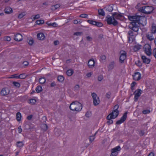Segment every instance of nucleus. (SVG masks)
I'll list each match as a JSON object with an SVG mask.
<instances>
[{
    "mask_svg": "<svg viewBox=\"0 0 156 156\" xmlns=\"http://www.w3.org/2000/svg\"><path fill=\"white\" fill-rule=\"evenodd\" d=\"M128 19L132 22H130L129 25V28L132 30L134 32H137L140 26V24H141V20H142L146 22L147 20L146 18L143 16H128Z\"/></svg>",
    "mask_w": 156,
    "mask_h": 156,
    "instance_id": "1",
    "label": "nucleus"
},
{
    "mask_svg": "<svg viewBox=\"0 0 156 156\" xmlns=\"http://www.w3.org/2000/svg\"><path fill=\"white\" fill-rule=\"evenodd\" d=\"M112 16H110L108 15L105 17L106 20L108 25L112 24L114 26H116L118 25V23L116 19L121 20V18L123 17L122 15L123 14L120 12L117 13L115 12L112 13Z\"/></svg>",
    "mask_w": 156,
    "mask_h": 156,
    "instance_id": "2",
    "label": "nucleus"
},
{
    "mask_svg": "<svg viewBox=\"0 0 156 156\" xmlns=\"http://www.w3.org/2000/svg\"><path fill=\"white\" fill-rule=\"evenodd\" d=\"M70 109L74 111L80 112L82 108V104L77 101L72 102L69 107Z\"/></svg>",
    "mask_w": 156,
    "mask_h": 156,
    "instance_id": "3",
    "label": "nucleus"
},
{
    "mask_svg": "<svg viewBox=\"0 0 156 156\" xmlns=\"http://www.w3.org/2000/svg\"><path fill=\"white\" fill-rule=\"evenodd\" d=\"M154 10V8L152 6H144L140 8L138 10L143 13L149 14L151 13Z\"/></svg>",
    "mask_w": 156,
    "mask_h": 156,
    "instance_id": "4",
    "label": "nucleus"
},
{
    "mask_svg": "<svg viewBox=\"0 0 156 156\" xmlns=\"http://www.w3.org/2000/svg\"><path fill=\"white\" fill-rule=\"evenodd\" d=\"M142 92L143 91L139 89H137L134 92L133 94L135 95L134 98V101L136 102L138 101V98L140 96Z\"/></svg>",
    "mask_w": 156,
    "mask_h": 156,
    "instance_id": "5",
    "label": "nucleus"
},
{
    "mask_svg": "<svg viewBox=\"0 0 156 156\" xmlns=\"http://www.w3.org/2000/svg\"><path fill=\"white\" fill-rule=\"evenodd\" d=\"M91 96L93 99V104L94 106L98 105L100 103L99 98L97 95L94 93H93L91 94Z\"/></svg>",
    "mask_w": 156,
    "mask_h": 156,
    "instance_id": "6",
    "label": "nucleus"
},
{
    "mask_svg": "<svg viewBox=\"0 0 156 156\" xmlns=\"http://www.w3.org/2000/svg\"><path fill=\"white\" fill-rule=\"evenodd\" d=\"M144 48L146 54L148 56H150L151 54V45L149 44H146L144 46Z\"/></svg>",
    "mask_w": 156,
    "mask_h": 156,
    "instance_id": "7",
    "label": "nucleus"
},
{
    "mask_svg": "<svg viewBox=\"0 0 156 156\" xmlns=\"http://www.w3.org/2000/svg\"><path fill=\"white\" fill-rule=\"evenodd\" d=\"M127 112H125L122 115V117L120 119L117 121L116 123V124L117 125H120L121 123H123L126 120L127 117Z\"/></svg>",
    "mask_w": 156,
    "mask_h": 156,
    "instance_id": "8",
    "label": "nucleus"
},
{
    "mask_svg": "<svg viewBox=\"0 0 156 156\" xmlns=\"http://www.w3.org/2000/svg\"><path fill=\"white\" fill-rule=\"evenodd\" d=\"M126 53L123 51V52L121 54L119 57L120 62L121 63H124V60L126 58Z\"/></svg>",
    "mask_w": 156,
    "mask_h": 156,
    "instance_id": "9",
    "label": "nucleus"
},
{
    "mask_svg": "<svg viewBox=\"0 0 156 156\" xmlns=\"http://www.w3.org/2000/svg\"><path fill=\"white\" fill-rule=\"evenodd\" d=\"M119 114V111L113 110L109 115L111 116L110 119H115L117 118Z\"/></svg>",
    "mask_w": 156,
    "mask_h": 156,
    "instance_id": "10",
    "label": "nucleus"
},
{
    "mask_svg": "<svg viewBox=\"0 0 156 156\" xmlns=\"http://www.w3.org/2000/svg\"><path fill=\"white\" fill-rule=\"evenodd\" d=\"M133 79L135 81H138L141 79V74L138 72L135 73L133 75Z\"/></svg>",
    "mask_w": 156,
    "mask_h": 156,
    "instance_id": "11",
    "label": "nucleus"
},
{
    "mask_svg": "<svg viewBox=\"0 0 156 156\" xmlns=\"http://www.w3.org/2000/svg\"><path fill=\"white\" fill-rule=\"evenodd\" d=\"M14 36V39L16 41H20L22 40V36L20 34H17L16 35H15Z\"/></svg>",
    "mask_w": 156,
    "mask_h": 156,
    "instance_id": "12",
    "label": "nucleus"
},
{
    "mask_svg": "<svg viewBox=\"0 0 156 156\" xmlns=\"http://www.w3.org/2000/svg\"><path fill=\"white\" fill-rule=\"evenodd\" d=\"M141 58L144 63L148 64L151 61L150 59L147 58L146 56L144 55L141 57Z\"/></svg>",
    "mask_w": 156,
    "mask_h": 156,
    "instance_id": "13",
    "label": "nucleus"
},
{
    "mask_svg": "<svg viewBox=\"0 0 156 156\" xmlns=\"http://www.w3.org/2000/svg\"><path fill=\"white\" fill-rule=\"evenodd\" d=\"M9 90L7 88H3L1 91L0 94L2 95L5 96L9 93Z\"/></svg>",
    "mask_w": 156,
    "mask_h": 156,
    "instance_id": "14",
    "label": "nucleus"
},
{
    "mask_svg": "<svg viewBox=\"0 0 156 156\" xmlns=\"http://www.w3.org/2000/svg\"><path fill=\"white\" fill-rule=\"evenodd\" d=\"M5 13L6 14H10L12 12V9L9 6L6 7L4 10Z\"/></svg>",
    "mask_w": 156,
    "mask_h": 156,
    "instance_id": "15",
    "label": "nucleus"
},
{
    "mask_svg": "<svg viewBox=\"0 0 156 156\" xmlns=\"http://www.w3.org/2000/svg\"><path fill=\"white\" fill-rule=\"evenodd\" d=\"M95 62L93 59H90L88 61V65L90 68H93L94 66Z\"/></svg>",
    "mask_w": 156,
    "mask_h": 156,
    "instance_id": "16",
    "label": "nucleus"
},
{
    "mask_svg": "<svg viewBox=\"0 0 156 156\" xmlns=\"http://www.w3.org/2000/svg\"><path fill=\"white\" fill-rule=\"evenodd\" d=\"M37 36L38 39L40 40H43L45 37L44 34L42 33H38Z\"/></svg>",
    "mask_w": 156,
    "mask_h": 156,
    "instance_id": "17",
    "label": "nucleus"
},
{
    "mask_svg": "<svg viewBox=\"0 0 156 156\" xmlns=\"http://www.w3.org/2000/svg\"><path fill=\"white\" fill-rule=\"evenodd\" d=\"M41 129L44 131H46L48 128L47 125L45 123L42 124L41 126Z\"/></svg>",
    "mask_w": 156,
    "mask_h": 156,
    "instance_id": "18",
    "label": "nucleus"
},
{
    "mask_svg": "<svg viewBox=\"0 0 156 156\" xmlns=\"http://www.w3.org/2000/svg\"><path fill=\"white\" fill-rule=\"evenodd\" d=\"M115 62L114 61L111 62L108 65V71L112 70L114 67Z\"/></svg>",
    "mask_w": 156,
    "mask_h": 156,
    "instance_id": "19",
    "label": "nucleus"
},
{
    "mask_svg": "<svg viewBox=\"0 0 156 156\" xmlns=\"http://www.w3.org/2000/svg\"><path fill=\"white\" fill-rule=\"evenodd\" d=\"M54 132L55 135L57 136H59L61 134V131L60 129H55Z\"/></svg>",
    "mask_w": 156,
    "mask_h": 156,
    "instance_id": "20",
    "label": "nucleus"
},
{
    "mask_svg": "<svg viewBox=\"0 0 156 156\" xmlns=\"http://www.w3.org/2000/svg\"><path fill=\"white\" fill-rule=\"evenodd\" d=\"M111 117V116L108 115L106 117L107 119L108 120L107 122L109 125L112 124L113 123V121L112 120V119H110L111 117Z\"/></svg>",
    "mask_w": 156,
    "mask_h": 156,
    "instance_id": "21",
    "label": "nucleus"
},
{
    "mask_svg": "<svg viewBox=\"0 0 156 156\" xmlns=\"http://www.w3.org/2000/svg\"><path fill=\"white\" fill-rule=\"evenodd\" d=\"M21 114L20 112H18L16 114V119L18 122L21 121Z\"/></svg>",
    "mask_w": 156,
    "mask_h": 156,
    "instance_id": "22",
    "label": "nucleus"
},
{
    "mask_svg": "<svg viewBox=\"0 0 156 156\" xmlns=\"http://www.w3.org/2000/svg\"><path fill=\"white\" fill-rule=\"evenodd\" d=\"M46 23L49 26H52L53 27H55L56 26L57 24L55 22L53 23H50L49 21H48Z\"/></svg>",
    "mask_w": 156,
    "mask_h": 156,
    "instance_id": "23",
    "label": "nucleus"
},
{
    "mask_svg": "<svg viewBox=\"0 0 156 156\" xmlns=\"http://www.w3.org/2000/svg\"><path fill=\"white\" fill-rule=\"evenodd\" d=\"M98 14L100 16H104L105 15V12L102 9H98Z\"/></svg>",
    "mask_w": 156,
    "mask_h": 156,
    "instance_id": "24",
    "label": "nucleus"
},
{
    "mask_svg": "<svg viewBox=\"0 0 156 156\" xmlns=\"http://www.w3.org/2000/svg\"><path fill=\"white\" fill-rule=\"evenodd\" d=\"M128 37L129 42L130 43H132L134 39V36H129V37L128 36Z\"/></svg>",
    "mask_w": 156,
    "mask_h": 156,
    "instance_id": "25",
    "label": "nucleus"
},
{
    "mask_svg": "<svg viewBox=\"0 0 156 156\" xmlns=\"http://www.w3.org/2000/svg\"><path fill=\"white\" fill-rule=\"evenodd\" d=\"M35 90L37 93H39L42 91V87L40 86H38L36 87Z\"/></svg>",
    "mask_w": 156,
    "mask_h": 156,
    "instance_id": "26",
    "label": "nucleus"
},
{
    "mask_svg": "<svg viewBox=\"0 0 156 156\" xmlns=\"http://www.w3.org/2000/svg\"><path fill=\"white\" fill-rule=\"evenodd\" d=\"M73 73V71L72 69H69L66 72L67 75L69 76H71Z\"/></svg>",
    "mask_w": 156,
    "mask_h": 156,
    "instance_id": "27",
    "label": "nucleus"
},
{
    "mask_svg": "<svg viewBox=\"0 0 156 156\" xmlns=\"http://www.w3.org/2000/svg\"><path fill=\"white\" fill-rule=\"evenodd\" d=\"M64 78L62 76L60 75L58 76V81L62 82L63 81Z\"/></svg>",
    "mask_w": 156,
    "mask_h": 156,
    "instance_id": "28",
    "label": "nucleus"
},
{
    "mask_svg": "<svg viewBox=\"0 0 156 156\" xmlns=\"http://www.w3.org/2000/svg\"><path fill=\"white\" fill-rule=\"evenodd\" d=\"M121 149L119 146H117V147L114 148L112 149V150L114 151H115V152H118V151H120Z\"/></svg>",
    "mask_w": 156,
    "mask_h": 156,
    "instance_id": "29",
    "label": "nucleus"
},
{
    "mask_svg": "<svg viewBox=\"0 0 156 156\" xmlns=\"http://www.w3.org/2000/svg\"><path fill=\"white\" fill-rule=\"evenodd\" d=\"M28 75H26L25 73H22L19 75V79H25L27 76Z\"/></svg>",
    "mask_w": 156,
    "mask_h": 156,
    "instance_id": "30",
    "label": "nucleus"
},
{
    "mask_svg": "<svg viewBox=\"0 0 156 156\" xmlns=\"http://www.w3.org/2000/svg\"><path fill=\"white\" fill-rule=\"evenodd\" d=\"M60 6L59 4H57L55 5H52V6L51 9L52 10H55L58 8Z\"/></svg>",
    "mask_w": 156,
    "mask_h": 156,
    "instance_id": "31",
    "label": "nucleus"
},
{
    "mask_svg": "<svg viewBox=\"0 0 156 156\" xmlns=\"http://www.w3.org/2000/svg\"><path fill=\"white\" fill-rule=\"evenodd\" d=\"M141 46L139 45H136L134 46V50L135 51H136L139 50L141 48Z\"/></svg>",
    "mask_w": 156,
    "mask_h": 156,
    "instance_id": "32",
    "label": "nucleus"
},
{
    "mask_svg": "<svg viewBox=\"0 0 156 156\" xmlns=\"http://www.w3.org/2000/svg\"><path fill=\"white\" fill-rule=\"evenodd\" d=\"M39 83L41 84H44L46 81V79L45 78H41L39 80Z\"/></svg>",
    "mask_w": 156,
    "mask_h": 156,
    "instance_id": "33",
    "label": "nucleus"
},
{
    "mask_svg": "<svg viewBox=\"0 0 156 156\" xmlns=\"http://www.w3.org/2000/svg\"><path fill=\"white\" fill-rule=\"evenodd\" d=\"M146 37L150 41L153 40L154 39V38L153 37V36H152V34H147Z\"/></svg>",
    "mask_w": 156,
    "mask_h": 156,
    "instance_id": "34",
    "label": "nucleus"
},
{
    "mask_svg": "<svg viewBox=\"0 0 156 156\" xmlns=\"http://www.w3.org/2000/svg\"><path fill=\"white\" fill-rule=\"evenodd\" d=\"M40 17V15L39 14H37L35 15L34 16H31V19L32 20H35L39 18Z\"/></svg>",
    "mask_w": 156,
    "mask_h": 156,
    "instance_id": "35",
    "label": "nucleus"
},
{
    "mask_svg": "<svg viewBox=\"0 0 156 156\" xmlns=\"http://www.w3.org/2000/svg\"><path fill=\"white\" fill-rule=\"evenodd\" d=\"M97 132H96L94 135L90 136L89 138L90 142L91 143L95 139L94 136L97 133Z\"/></svg>",
    "mask_w": 156,
    "mask_h": 156,
    "instance_id": "36",
    "label": "nucleus"
},
{
    "mask_svg": "<svg viewBox=\"0 0 156 156\" xmlns=\"http://www.w3.org/2000/svg\"><path fill=\"white\" fill-rule=\"evenodd\" d=\"M16 145L18 147H21L23 146L24 144L22 141H18L16 143Z\"/></svg>",
    "mask_w": 156,
    "mask_h": 156,
    "instance_id": "37",
    "label": "nucleus"
},
{
    "mask_svg": "<svg viewBox=\"0 0 156 156\" xmlns=\"http://www.w3.org/2000/svg\"><path fill=\"white\" fill-rule=\"evenodd\" d=\"M12 83L15 87L18 88H19L20 87V84L19 82L14 81Z\"/></svg>",
    "mask_w": 156,
    "mask_h": 156,
    "instance_id": "38",
    "label": "nucleus"
},
{
    "mask_svg": "<svg viewBox=\"0 0 156 156\" xmlns=\"http://www.w3.org/2000/svg\"><path fill=\"white\" fill-rule=\"evenodd\" d=\"M96 21L93 20H89L87 21V22L89 23L90 24L92 25H95Z\"/></svg>",
    "mask_w": 156,
    "mask_h": 156,
    "instance_id": "39",
    "label": "nucleus"
},
{
    "mask_svg": "<svg viewBox=\"0 0 156 156\" xmlns=\"http://www.w3.org/2000/svg\"><path fill=\"white\" fill-rule=\"evenodd\" d=\"M36 23L38 25L43 24L44 23V21L43 20H37Z\"/></svg>",
    "mask_w": 156,
    "mask_h": 156,
    "instance_id": "40",
    "label": "nucleus"
},
{
    "mask_svg": "<svg viewBox=\"0 0 156 156\" xmlns=\"http://www.w3.org/2000/svg\"><path fill=\"white\" fill-rule=\"evenodd\" d=\"M95 26L98 27H101L103 26V24L101 23L98 22L96 21Z\"/></svg>",
    "mask_w": 156,
    "mask_h": 156,
    "instance_id": "41",
    "label": "nucleus"
},
{
    "mask_svg": "<svg viewBox=\"0 0 156 156\" xmlns=\"http://www.w3.org/2000/svg\"><path fill=\"white\" fill-rule=\"evenodd\" d=\"M111 154L110 155V156H117L118 154V152H115L114 151H113L111 150Z\"/></svg>",
    "mask_w": 156,
    "mask_h": 156,
    "instance_id": "42",
    "label": "nucleus"
},
{
    "mask_svg": "<svg viewBox=\"0 0 156 156\" xmlns=\"http://www.w3.org/2000/svg\"><path fill=\"white\" fill-rule=\"evenodd\" d=\"M151 32L152 33H155L156 32V26H152Z\"/></svg>",
    "mask_w": 156,
    "mask_h": 156,
    "instance_id": "43",
    "label": "nucleus"
},
{
    "mask_svg": "<svg viewBox=\"0 0 156 156\" xmlns=\"http://www.w3.org/2000/svg\"><path fill=\"white\" fill-rule=\"evenodd\" d=\"M113 10V7L112 6L110 5L108 6L106 9L107 11L109 12H111Z\"/></svg>",
    "mask_w": 156,
    "mask_h": 156,
    "instance_id": "44",
    "label": "nucleus"
},
{
    "mask_svg": "<svg viewBox=\"0 0 156 156\" xmlns=\"http://www.w3.org/2000/svg\"><path fill=\"white\" fill-rule=\"evenodd\" d=\"M4 40L5 41H9L11 40V38L9 36H6L4 37Z\"/></svg>",
    "mask_w": 156,
    "mask_h": 156,
    "instance_id": "45",
    "label": "nucleus"
},
{
    "mask_svg": "<svg viewBox=\"0 0 156 156\" xmlns=\"http://www.w3.org/2000/svg\"><path fill=\"white\" fill-rule=\"evenodd\" d=\"M25 15V14L24 12H22L18 16V18L19 19H21Z\"/></svg>",
    "mask_w": 156,
    "mask_h": 156,
    "instance_id": "46",
    "label": "nucleus"
},
{
    "mask_svg": "<svg viewBox=\"0 0 156 156\" xmlns=\"http://www.w3.org/2000/svg\"><path fill=\"white\" fill-rule=\"evenodd\" d=\"M111 93L109 92L106 93L105 96L108 99H109L111 97Z\"/></svg>",
    "mask_w": 156,
    "mask_h": 156,
    "instance_id": "47",
    "label": "nucleus"
},
{
    "mask_svg": "<svg viewBox=\"0 0 156 156\" xmlns=\"http://www.w3.org/2000/svg\"><path fill=\"white\" fill-rule=\"evenodd\" d=\"M79 16L83 18H87L88 17V15L86 14H82Z\"/></svg>",
    "mask_w": 156,
    "mask_h": 156,
    "instance_id": "48",
    "label": "nucleus"
},
{
    "mask_svg": "<svg viewBox=\"0 0 156 156\" xmlns=\"http://www.w3.org/2000/svg\"><path fill=\"white\" fill-rule=\"evenodd\" d=\"M150 111L149 110H144L142 111L143 114H146L150 113Z\"/></svg>",
    "mask_w": 156,
    "mask_h": 156,
    "instance_id": "49",
    "label": "nucleus"
},
{
    "mask_svg": "<svg viewBox=\"0 0 156 156\" xmlns=\"http://www.w3.org/2000/svg\"><path fill=\"white\" fill-rule=\"evenodd\" d=\"M133 30H130L128 31V34L129 36H134Z\"/></svg>",
    "mask_w": 156,
    "mask_h": 156,
    "instance_id": "50",
    "label": "nucleus"
},
{
    "mask_svg": "<svg viewBox=\"0 0 156 156\" xmlns=\"http://www.w3.org/2000/svg\"><path fill=\"white\" fill-rule=\"evenodd\" d=\"M119 108V105H116L114 107V110L115 111H119L118 109Z\"/></svg>",
    "mask_w": 156,
    "mask_h": 156,
    "instance_id": "51",
    "label": "nucleus"
},
{
    "mask_svg": "<svg viewBox=\"0 0 156 156\" xmlns=\"http://www.w3.org/2000/svg\"><path fill=\"white\" fill-rule=\"evenodd\" d=\"M36 102V100L35 99H31L30 100V103L32 104H34Z\"/></svg>",
    "mask_w": 156,
    "mask_h": 156,
    "instance_id": "52",
    "label": "nucleus"
},
{
    "mask_svg": "<svg viewBox=\"0 0 156 156\" xmlns=\"http://www.w3.org/2000/svg\"><path fill=\"white\" fill-rule=\"evenodd\" d=\"M135 64L138 66L140 67L142 66V63L139 60L138 61L137 63L135 62Z\"/></svg>",
    "mask_w": 156,
    "mask_h": 156,
    "instance_id": "53",
    "label": "nucleus"
},
{
    "mask_svg": "<svg viewBox=\"0 0 156 156\" xmlns=\"http://www.w3.org/2000/svg\"><path fill=\"white\" fill-rule=\"evenodd\" d=\"M83 33L81 32H76L74 33V35L77 36H80Z\"/></svg>",
    "mask_w": 156,
    "mask_h": 156,
    "instance_id": "54",
    "label": "nucleus"
},
{
    "mask_svg": "<svg viewBox=\"0 0 156 156\" xmlns=\"http://www.w3.org/2000/svg\"><path fill=\"white\" fill-rule=\"evenodd\" d=\"M100 58L102 61L105 60L106 59V56L105 55H102L100 56Z\"/></svg>",
    "mask_w": 156,
    "mask_h": 156,
    "instance_id": "55",
    "label": "nucleus"
},
{
    "mask_svg": "<svg viewBox=\"0 0 156 156\" xmlns=\"http://www.w3.org/2000/svg\"><path fill=\"white\" fill-rule=\"evenodd\" d=\"M103 79V76L102 75H100L98 77V80L99 81H101Z\"/></svg>",
    "mask_w": 156,
    "mask_h": 156,
    "instance_id": "56",
    "label": "nucleus"
},
{
    "mask_svg": "<svg viewBox=\"0 0 156 156\" xmlns=\"http://www.w3.org/2000/svg\"><path fill=\"white\" fill-rule=\"evenodd\" d=\"M34 43V41L33 40H30L29 41L28 44L29 45H31Z\"/></svg>",
    "mask_w": 156,
    "mask_h": 156,
    "instance_id": "57",
    "label": "nucleus"
},
{
    "mask_svg": "<svg viewBox=\"0 0 156 156\" xmlns=\"http://www.w3.org/2000/svg\"><path fill=\"white\" fill-rule=\"evenodd\" d=\"M86 38L87 40L88 41H91L92 40V38L91 37H90L89 36H87L86 37Z\"/></svg>",
    "mask_w": 156,
    "mask_h": 156,
    "instance_id": "58",
    "label": "nucleus"
},
{
    "mask_svg": "<svg viewBox=\"0 0 156 156\" xmlns=\"http://www.w3.org/2000/svg\"><path fill=\"white\" fill-rule=\"evenodd\" d=\"M80 88V86L78 85H76L74 87V90H79Z\"/></svg>",
    "mask_w": 156,
    "mask_h": 156,
    "instance_id": "59",
    "label": "nucleus"
},
{
    "mask_svg": "<svg viewBox=\"0 0 156 156\" xmlns=\"http://www.w3.org/2000/svg\"><path fill=\"white\" fill-rule=\"evenodd\" d=\"M12 78L19 79V75L16 76V74H14L12 76Z\"/></svg>",
    "mask_w": 156,
    "mask_h": 156,
    "instance_id": "60",
    "label": "nucleus"
},
{
    "mask_svg": "<svg viewBox=\"0 0 156 156\" xmlns=\"http://www.w3.org/2000/svg\"><path fill=\"white\" fill-rule=\"evenodd\" d=\"M23 64L25 66H27L29 64V62L27 61H25L23 62Z\"/></svg>",
    "mask_w": 156,
    "mask_h": 156,
    "instance_id": "61",
    "label": "nucleus"
},
{
    "mask_svg": "<svg viewBox=\"0 0 156 156\" xmlns=\"http://www.w3.org/2000/svg\"><path fill=\"white\" fill-rule=\"evenodd\" d=\"M33 116L32 115H30L29 116H28L27 117V119L28 120H31V119H32Z\"/></svg>",
    "mask_w": 156,
    "mask_h": 156,
    "instance_id": "62",
    "label": "nucleus"
},
{
    "mask_svg": "<svg viewBox=\"0 0 156 156\" xmlns=\"http://www.w3.org/2000/svg\"><path fill=\"white\" fill-rule=\"evenodd\" d=\"M42 120L43 121V122H46L47 120V118L45 116H43L42 118Z\"/></svg>",
    "mask_w": 156,
    "mask_h": 156,
    "instance_id": "63",
    "label": "nucleus"
},
{
    "mask_svg": "<svg viewBox=\"0 0 156 156\" xmlns=\"http://www.w3.org/2000/svg\"><path fill=\"white\" fill-rule=\"evenodd\" d=\"M144 132L143 130L141 131L140 133L139 134L140 136H143L144 134Z\"/></svg>",
    "mask_w": 156,
    "mask_h": 156,
    "instance_id": "64",
    "label": "nucleus"
}]
</instances>
